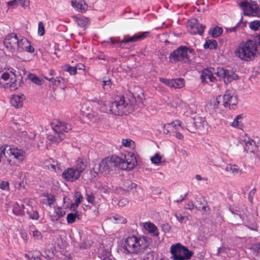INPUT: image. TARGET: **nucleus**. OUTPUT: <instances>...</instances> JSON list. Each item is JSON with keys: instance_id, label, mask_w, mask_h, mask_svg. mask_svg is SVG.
<instances>
[{"instance_id": "obj_25", "label": "nucleus", "mask_w": 260, "mask_h": 260, "mask_svg": "<svg viewBox=\"0 0 260 260\" xmlns=\"http://www.w3.org/2000/svg\"><path fill=\"white\" fill-rule=\"evenodd\" d=\"M191 29L192 30L190 31L191 34H199L200 35H202L205 28V25L203 24H198L194 23L193 25H191Z\"/></svg>"}, {"instance_id": "obj_15", "label": "nucleus", "mask_w": 260, "mask_h": 260, "mask_svg": "<svg viewBox=\"0 0 260 260\" xmlns=\"http://www.w3.org/2000/svg\"><path fill=\"white\" fill-rule=\"evenodd\" d=\"M149 32L145 31L140 34H135L133 36L128 38H124L123 39L118 41L120 43H127L129 42H135L140 40H142L148 36Z\"/></svg>"}, {"instance_id": "obj_57", "label": "nucleus", "mask_w": 260, "mask_h": 260, "mask_svg": "<svg viewBox=\"0 0 260 260\" xmlns=\"http://www.w3.org/2000/svg\"><path fill=\"white\" fill-rule=\"evenodd\" d=\"M255 192H256V189L254 188L251 189L248 193V199L249 202L251 203H252V200H253V197L255 193Z\"/></svg>"}, {"instance_id": "obj_11", "label": "nucleus", "mask_w": 260, "mask_h": 260, "mask_svg": "<svg viewBox=\"0 0 260 260\" xmlns=\"http://www.w3.org/2000/svg\"><path fill=\"white\" fill-rule=\"evenodd\" d=\"M222 98V105L225 108L228 107L233 110L236 109L238 102L235 90L232 89L226 90Z\"/></svg>"}, {"instance_id": "obj_42", "label": "nucleus", "mask_w": 260, "mask_h": 260, "mask_svg": "<svg viewBox=\"0 0 260 260\" xmlns=\"http://www.w3.org/2000/svg\"><path fill=\"white\" fill-rule=\"evenodd\" d=\"M227 172H232L233 174H237L239 172V168L238 166L235 165H228L225 169Z\"/></svg>"}, {"instance_id": "obj_49", "label": "nucleus", "mask_w": 260, "mask_h": 260, "mask_svg": "<svg viewBox=\"0 0 260 260\" xmlns=\"http://www.w3.org/2000/svg\"><path fill=\"white\" fill-rule=\"evenodd\" d=\"M113 218L116 223H122L125 222L126 220L125 218L117 214L113 216Z\"/></svg>"}, {"instance_id": "obj_54", "label": "nucleus", "mask_w": 260, "mask_h": 260, "mask_svg": "<svg viewBox=\"0 0 260 260\" xmlns=\"http://www.w3.org/2000/svg\"><path fill=\"white\" fill-rule=\"evenodd\" d=\"M11 77V74L8 72H4L3 71H0V78L3 79L4 81H7L9 79H10Z\"/></svg>"}, {"instance_id": "obj_34", "label": "nucleus", "mask_w": 260, "mask_h": 260, "mask_svg": "<svg viewBox=\"0 0 260 260\" xmlns=\"http://www.w3.org/2000/svg\"><path fill=\"white\" fill-rule=\"evenodd\" d=\"M176 125L181 126V122L180 121H176L175 122H173L171 123H167L164 126V133L165 134H168L169 133L170 128L172 127H175Z\"/></svg>"}, {"instance_id": "obj_3", "label": "nucleus", "mask_w": 260, "mask_h": 260, "mask_svg": "<svg viewBox=\"0 0 260 260\" xmlns=\"http://www.w3.org/2000/svg\"><path fill=\"white\" fill-rule=\"evenodd\" d=\"M134 102V100L130 101L127 98L119 96L116 97L115 101L112 104H109L108 106L111 108L112 114L122 116L133 110Z\"/></svg>"}, {"instance_id": "obj_23", "label": "nucleus", "mask_w": 260, "mask_h": 260, "mask_svg": "<svg viewBox=\"0 0 260 260\" xmlns=\"http://www.w3.org/2000/svg\"><path fill=\"white\" fill-rule=\"evenodd\" d=\"M23 96L15 95L12 96L10 100L11 105L17 108H21L23 105Z\"/></svg>"}, {"instance_id": "obj_1", "label": "nucleus", "mask_w": 260, "mask_h": 260, "mask_svg": "<svg viewBox=\"0 0 260 260\" xmlns=\"http://www.w3.org/2000/svg\"><path fill=\"white\" fill-rule=\"evenodd\" d=\"M149 243L150 239L146 237L138 238L135 236H128L124 240L123 249L129 253L151 254Z\"/></svg>"}, {"instance_id": "obj_52", "label": "nucleus", "mask_w": 260, "mask_h": 260, "mask_svg": "<svg viewBox=\"0 0 260 260\" xmlns=\"http://www.w3.org/2000/svg\"><path fill=\"white\" fill-rule=\"evenodd\" d=\"M152 162L154 164H158L161 161V157L157 153L155 154L154 156L151 158Z\"/></svg>"}, {"instance_id": "obj_28", "label": "nucleus", "mask_w": 260, "mask_h": 260, "mask_svg": "<svg viewBox=\"0 0 260 260\" xmlns=\"http://www.w3.org/2000/svg\"><path fill=\"white\" fill-rule=\"evenodd\" d=\"M222 32L223 29L221 27L216 26L215 27L211 28L209 31V34L213 38H216L220 36Z\"/></svg>"}, {"instance_id": "obj_46", "label": "nucleus", "mask_w": 260, "mask_h": 260, "mask_svg": "<svg viewBox=\"0 0 260 260\" xmlns=\"http://www.w3.org/2000/svg\"><path fill=\"white\" fill-rule=\"evenodd\" d=\"M253 254L255 255H260V243L253 244L251 248Z\"/></svg>"}, {"instance_id": "obj_41", "label": "nucleus", "mask_w": 260, "mask_h": 260, "mask_svg": "<svg viewBox=\"0 0 260 260\" xmlns=\"http://www.w3.org/2000/svg\"><path fill=\"white\" fill-rule=\"evenodd\" d=\"M243 17H242L240 22H239L236 26L231 28H225L226 31L229 32H235L237 29L241 26L242 24L243 26H245L246 24L244 22H242Z\"/></svg>"}, {"instance_id": "obj_32", "label": "nucleus", "mask_w": 260, "mask_h": 260, "mask_svg": "<svg viewBox=\"0 0 260 260\" xmlns=\"http://www.w3.org/2000/svg\"><path fill=\"white\" fill-rule=\"evenodd\" d=\"M217 47V42L215 40H208L204 45V48L206 49H215Z\"/></svg>"}, {"instance_id": "obj_24", "label": "nucleus", "mask_w": 260, "mask_h": 260, "mask_svg": "<svg viewBox=\"0 0 260 260\" xmlns=\"http://www.w3.org/2000/svg\"><path fill=\"white\" fill-rule=\"evenodd\" d=\"M185 81L184 79L179 78L171 79V88H181L184 86Z\"/></svg>"}, {"instance_id": "obj_63", "label": "nucleus", "mask_w": 260, "mask_h": 260, "mask_svg": "<svg viewBox=\"0 0 260 260\" xmlns=\"http://www.w3.org/2000/svg\"><path fill=\"white\" fill-rule=\"evenodd\" d=\"M76 70L83 71L85 69V66L82 63H78L75 67Z\"/></svg>"}, {"instance_id": "obj_30", "label": "nucleus", "mask_w": 260, "mask_h": 260, "mask_svg": "<svg viewBox=\"0 0 260 260\" xmlns=\"http://www.w3.org/2000/svg\"><path fill=\"white\" fill-rule=\"evenodd\" d=\"M199 129L204 128L205 126L207 124V123L205 118L201 117H195L193 119Z\"/></svg>"}, {"instance_id": "obj_26", "label": "nucleus", "mask_w": 260, "mask_h": 260, "mask_svg": "<svg viewBox=\"0 0 260 260\" xmlns=\"http://www.w3.org/2000/svg\"><path fill=\"white\" fill-rule=\"evenodd\" d=\"M28 41L25 38H19L15 51L21 52L25 50V47L28 45Z\"/></svg>"}, {"instance_id": "obj_51", "label": "nucleus", "mask_w": 260, "mask_h": 260, "mask_svg": "<svg viewBox=\"0 0 260 260\" xmlns=\"http://www.w3.org/2000/svg\"><path fill=\"white\" fill-rule=\"evenodd\" d=\"M45 196L47 197L48 205L50 206L53 205L55 201L54 196L51 194H49L48 193L46 195H45Z\"/></svg>"}, {"instance_id": "obj_20", "label": "nucleus", "mask_w": 260, "mask_h": 260, "mask_svg": "<svg viewBox=\"0 0 260 260\" xmlns=\"http://www.w3.org/2000/svg\"><path fill=\"white\" fill-rule=\"evenodd\" d=\"M72 6L81 12H85L88 8L84 0H72Z\"/></svg>"}, {"instance_id": "obj_58", "label": "nucleus", "mask_w": 260, "mask_h": 260, "mask_svg": "<svg viewBox=\"0 0 260 260\" xmlns=\"http://www.w3.org/2000/svg\"><path fill=\"white\" fill-rule=\"evenodd\" d=\"M122 145L125 147H130L131 144L134 143V142L131 139H123Z\"/></svg>"}, {"instance_id": "obj_47", "label": "nucleus", "mask_w": 260, "mask_h": 260, "mask_svg": "<svg viewBox=\"0 0 260 260\" xmlns=\"http://www.w3.org/2000/svg\"><path fill=\"white\" fill-rule=\"evenodd\" d=\"M64 70L70 73L71 75H74L77 73L75 67H71L69 65L65 66Z\"/></svg>"}, {"instance_id": "obj_10", "label": "nucleus", "mask_w": 260, "mask_h": 260, "mask_svg": "<svg viewBox=\"0 0 260 260\" xmlns=\"http://www.w3.org/2000/svg\"><path fill=\"white\" fill-rule=\"evenodd\" d=\"M211 69L213 73V75H216L219 78V80L223 79L226 84H229L238 78V75L233 72L226 70L223 68L218 67L216 69L211 68Z\"/></svg>"}, {"instance_id": "obj_40", "label": "nucleus", "mask_w": 260, "mask_h": 260, "mask_svg": "<svg viewBox=\"0 0 260 260\" xmlns=\"http://www.w3.org/2000/svg\"><path fill=\"white\" fill-rule=\"evenodd\" d=\"M29 79L33 83L38 85H41L42 82L41 80L36 75L32 74H29L28 75Z\"/></svg>"}, {"instance_id": "obj_33", "label": "nucleus", "mask_w": 260, "mask_h": 260, "mask_svg": "<svg viewBox=\"0 0 260 260\" xmlns=\"http://www.w3.org/2000/svg\"><path fill=\"white\" fill-rule=\"evenodd\" d=\"M9 6H15V5H20L22 7L27 6L29 5L28 0H13L8 3Z\"/></svg>"}, {"instance_id": "obj_22", "label": "nucleus", "mask_w": 260, "mask_h": 260, "mask_svg": "<svg viewBox=\"0 0 260 260\" xmlns=\"http://www.w3.org/2000/svg\"><path fill=\"white\" fill-rule=\"evenodd\" d=\"M25 209L24 205L15 202L13 205L12 212L17 216H23L24 214Z\"/></svg>"}, {"instance_id": "obj_64", "label": "nucleus", "mask_w": 260, "mask_h": 260, "mask_svg": "<svg viewBox=\"0 0 260 260\" xmlns=\"http://www.w3.org/2000/svg\"><path fill=\"white\" fill-rule=\"evenodd\" d=\"M175 216L176 217L177 219L179 221H180V222H183V221L185 219V217L183 216H182L181 214H177V213H176Z\"/></svg>"}, {"instance_id": "obj_59", "label": "nucleus", "mask_w": 260, "mask_h": 260, "mask_svg": "<svg viewBox=\"0 0 260 260\" xmlns=\"http://www.w3.org/2000/svg\"><path fill=\"white\" fill-rule=\"evenodd\" d=\"M25 50L26 51L29 53H33L35 51L34 48L30 45V42L28 41V45L25 47Z\"/></svg>"}, {"instance_id": "obj_56", "label": "nucleus", "mask_w": 260, "mask_h": 260, "mask_svg": "<svg viewBox=\"0 0 260 260\" xmlns=\"http://www.w3.org/2000/svg\"><path fill=\"white\" fill-rule=\"evenodd\" d=\"M159 81L161 83H163L165 85L171 87V79H168L162 77L159 78Z\"/></svg>"}, {"instance_id": "obj_31", "label": "nucleus", "mask_w": 260, "mask_h": 260, "mask_svg": "<svg viewBox=\"0 0 260 260\" xmlns=\"http://www.w3.org/2000/svg\"><path fill=\"white\" fill-rule=\"evenodd\" d=\"M29 209L26 210L27 214L29 218L33 220H37L39 217V213L36 210H34L32 207L29 206Z\"/></svg>"}, {"instance_id": "obj_12", "label": "nucleus", "mask_w": 260, "mask_h": 260, "mask_svg": "<svg viewBox=\"0 0 260 260\" xmlns=\"http://www.w3.org/2000/svg\"><path fill=\"white\" fill-rule=\"evenodd\" d=\"M120 165L121 170H131L137 165V160L135 154L133 152L127 154V158L126 160L121 158Z\"/></svg>"}, {"instance_id": "obj_60", "label": "nucleus", "mask_w": 260, "mask_h": 260, "mask_svg": "<svg viewBox=\"0 0 260 260\" xmlns=\"http://www.w3.org/2000/svg\"><path fill=\"white\" fill-rule=\"evenodd\" d=\"M230 211H231L232 214L234 215V217L236 219H237L238 220L241 219L242 217H241V215L238 214V213L236 210H233L232 209H230Z\"/></svg>"}, {"instance_id": "obj_8", "label": "nucleus", "mask_w": 260, "mask_h": 260, "mask_svg": "<svg viewBox=\"0 0 260 260\" xmlns=\"http://www.w3.org/2000/svg\"><path fill=\"white\" fill-rule=\"evenodd\" d=\"M239 5L243 10L244 15L260 17V9L255 2L245 0L241 2Z\"/></svg>"}, {"instance_id": "obj_62", "label": "nucleus", "mask_w": 260, "mask_h": 260, "mask_svg": "<svg viewBox=\"0 0 260 260\" xmlns=\"http://www.w3.org/2000/svg\"><path fill=\"white\" fill-rule=\"evenodd\" d=\"M185 208L188 210H192L194 208V204L192 201H189L185 205Z\"/></svg>"}, {"instance_id": "obj_53", "label": "nucleus", "mask_w": 260, "mask_h": 260, "mask_svg": "<svg viewBox=\"0 0 260 260\" xmlns=\"http://www.w3.org/2000/svg\"><path fill=\"white\" fill-rule=\"evenodd\" d=\"M45 31V27L43 22L41 21L39 23V27H38V34L40 36H43L44 35Z\"/></svg>"}, {"instance_id": "obj_61", "label": "nucleus", "mask_w": 260, "mask_h": 260, "mask_svg": "<svg viewBox=\"0 0 260 260\" xmlns=\"http://www.w3.org/2000/svg\"><path fill=\"white\" fill-rule=\"evenodd\" d=\"M75 197L76 200L82 201L83 199V197L80 191H77L75 193Z\"/></svg>"}, {"instance_id": "obj_6", "label": "nucleus", "mask_w": 260, "mask_h": 260, "mask_svg": "<svg viewBox=\"0 0 260 260\" xmlns=\"http://www.w3.org/2000/svg\"><path fill=\"white\" fill-rule=\"evenodd\" d=\"M121 158L114 155L111 158L103 159L98 165L99 172L104 175L108 174L115 168L121 170L120 164Z\"/></svg>"}, {"instance_id": "obj_17", "label": "nucleus", "mask_w": 260, "mask_h": 260, "mask_svg": "<svg viewBox=\"0 0 260 260\" xmlns=\"http://www.w3.org/2000/svg\"><path fill=\"white\" fill-rule=\"evenodd\" d=\"M76 166H74L75 170L79 173L80 176L87 167V161L85 159L81 158H78L76 162Z\"/></svg>"}, {"instance_id": "obj_16", "label": "nucleus", "mask_w": 260, "mask_h": 260, "mask_svg": "<svg viewBox=\"0 0 260 260\" xmlns=\"http://www.w3.org/2000/svg\"><path fill=\"white\" fill-rule=\"evenodd\" d=\"M200 78L203 83H208L206 81L207 79H209L211 82H214L216 80V78L214 77L213 73L211 68L203 70Z\"/></svg>"}, {"instance_id": "obj_38", "label": "nucleus", "mask_w": 260, "mask_h": 260, "mask_svg": "<svg viewBox=\"0 0 260 260\" xmlns=\"http://www.w3.org/2000/svg\"><path fill=\"white\" fill-rule=\"evenodd\" d=\"M77 22L79 26L84 27L88 24L89 19L87 17H82L77 19Z\"/></svg>"}, {"instance_id": "obj_29", "label": "nucleus", "mask_w": 260, "mask_h": 260, "mask_svg": "<svg viewBox=\"0 0 260 260\" xmlns=\"http://www.w3.org/2000/svg\"><path fill=\"white\" fill-rule=\"evenodd\" d=\"M186 129L191 133H195L198 128L193 119H190L186 123Z\"/></svg>"}, {"instance_id": "obj_55", "label": "nucleus", "mask_w": 260, "mask_h": 260, "mask_svg": "<svg viewBox=\"0 0 260 260\" xmlns=\"http://www.w3.org/2000/svg\"><path fill=\"white\" fill-rule=\"evenodd\" d=\"M86 196L87 202L89 203L93 204L95 199L93 193L92 192H90L89 194L87 193Z\"/></svg>"}, {"instance_id": "obj_39", "label": "nucleus", "mask_w": 260, "mask_h": 260, "mask_svg": "<svg viewBox=\"0 0 260 260\" xmlns=\"http://www.w3.org/2000/svg\"><path fill=\"white\" fill-rule=\"evenodd\" d=\"M35 226L32 225L31 226H30V230L31 231L32 230H34L33 231H32V236L33 237H34V238L35 239H37V240H41L42 239V235L41 234V233L37 230H35Z\"/></svg>"}, {"instance_id": "obj_35", "label": "nucleus", "mask_w": 260, "mask_h": 260, "mask_svg": "<svg viewBox=\"0 0 260 260\" xmlns=\"http://www.w3.org/2000/svg\"><path fill=\"white\" fill-rule=\"evenodd\" d=\"M109 104H112V102H101V106L100 107V110L101 111L105 113H112V110H110L111 108H109Z\"/></svg>"}, {"instance_id": "obj_27", "label": "nucleus", "mask_w": 260, "mask_h": 260, "mask_svg": "<svg viewBox=\"0 0 260 260\" xmlns=\"http://www.w3.org/2000/svg\"><path fill=\"white\" fill-rule=\"evenodd\" d=\"M145 228L153 236H158L159 233L158 232L157 228L153 223L146 222L145 224Z\"/></svg>"}, {"instance_id": "obj_43", "label": "nucleus", "mask_w": 260, "mask_h": 260, "mask_svg": "<svg viewBox=\"0 0 260 260\" xmlns=\"http://www.w3.org/2000/svg\"><path fill=\"white\" fill-rule=\"evenodd\" d=\"M222 102V96L218 95L215 99H214L212 104L214 107V109H218L219 108L220 105H221V103Z\"/></svg>"}, {"instance_id": "obj_7", "label": "nucleus", "mask_w": 260, "mask_h": 260, "mask_svg": "<svg viewBox=\"0 0 260 260\" xmlns=\"http://www.w3.org/2000/svg\"><path fill=\"white\" fill-rule=\"evenodd\" d=\"M170 252L174 260H188L193 255L192 251L179 243L171 246Z\"/></svg>"}, {"instance_id": "obj_2", "label": "nucleus", "mask_w": 260, "mask_h": 260, "mask_svg": "<svg viewBox=\"0 0 260 260\" xmlns=\"http://www.w3.org/2000/svg\"><path fill=\"white\" fill-rule=\"evenodd\" d=\"M257 51V44L252 40L241 42L235 50L236 57L241 60L249 61L255 57Z\"/></svg>"}, {"instance_id": "obj_36", "label": "nucleus", "mask_w": 260, "mask_h": 260, "mask_svg": "<svg viewBox=\"0 0 260 260\" xmlns=\"http://www.w3.org/2000/svg\"><path fill=\"white\" fill-rule=\"evenodd\" d=\"M93 244V242L90 240H84L79 243V247L80 249H88L91 247Z\"/></svg>"}, {"instance_id": "obj_5", "label": "nucleus", "mask_w": 260, "mask_h": 260, "mask_svg": "<svg viewBox=\"0 0 260 260\" xmlns=\"http://www.w3.org/2000/svg\"><path fill=\"white\" fill-rule=\"evenodd\" d=\"M2 151L4 156L8 158V161L10 162L13 159L14 163L21 162L25 157V152L13 145H5L2 146Z\"/></svg>"}, {"instance_id": "obj_19", "label": "nucleus", "mask_w": 260, "mask_h": 260, "mask_svg": "<svg viewBox=\"0 0 260 260\" xmlns=\"http://www.w3.org/2000/svg\"><path fill=\"white\" fill-rule=\"evenodd\" d=\"M10 81L9 84L10 87L13 89L15 90L18 89L20 86L21 82H22V77L21 75L19 74L17 77H10Z\"/></svg>"}, {"instance_id": "obj_13", "label": "nucleus", "mask_w": 260, "mask_h": 260, "mask_svg": "<svg viewBox=\"0 0 260 260\" xmlns=\"http://www.w3.org/2000/svg\"><path fill=\"white\" fill-rule=\"evenodd\" d=\"M16 34L14 33L7 35L4 41L5 46L11 52H15L16 48L19 41Z\"/></svg>"}, {"instance_id": "obj_50", "label": "nucleus", "mask_w": 260, "mask_h": 260, "mask_svg": "<svg viewBox=\"0 0 260 260\" xmlns=\"http://www.w3.org/2000/svg\"><path fill=\"white\" fill-rule=\"evenodd\" d=\"M101 84L104 89H109L111 87V80L108 78V80L102 81Z\"/></svg>"}, {"instance_id": "obj_4", "label": "nucleus", "mask_w": 260, "mask_h": 260, "mask_svg": "<svg viewBox=\"0 0 260 260\" xmlns=\"http://www.w3.org/2000/svg\"><path fill=\"white\" fill-rule=\"evenodd\" d=\"M53 134H48L47 139L54 143H59L65 138L64 133H68L72 130V126L70 124L57 121L52 124Z\"/></svg>"}, {"instance_id": "obj_37", "label": "nucleus", "mask_w": 260, "mask_h": 260, "mask_svg": "<svg viewBox=\"0 0 260 260\" xmlns=\"http://www.w3.org/2000/svg\"><path fill=\"white\" fill-rule=\"evenodd\" d=\"M79 216L78 213L76 211L75 213H70L67 215V220L68 223H73L76 221V218Z\"/></svg>"}, {"instance_id": "obj_9", "label": "nucleus", "mask_w": 260, "mask_h": 260, "mask_svg": "<svg viewBox=\"0 0 260 260\" xmlns=\"http://www.w3.org/2000/svg\"><path fill=\"white\" fill-rule=\"evenodd\" d=\"M189 58L187 54V47L181 46L170 54L169 60L171 62L183 61L186 63L189 62Z\"/></svg>"}, {"instance_id": "obj_45", "label": "nucleus", "mask_w": 260, "mask_h": 260, "mask_svg": "<svg viewBox=\"0 0 260 260\" xmlns=\"http://www.w3.org/2000/svg\"><path fill=\"white\" fill-rule=\"evenodd\" d=\"M249 27L251 29L256 31L260 27V21L254 20L249 23Z\"/></svg>"}, {"instance_id": "obj_48", "label": "nucleus", "mask_w": 260, "mask_h": 260, "mask_svg": "<svg viewBox=\"0 0 260 260\" xmlns=\"http://www.w3.org/2000/svg\"><path fill=\"white\" fill-rule=\"evenodd\" d=\"M0 188L4 191H9V183L7 181H3L0 183Z\"/></svg>"}, {"instance_id": "obj_44", "label": "nucleus", "mask_w": 260, "mask_h": 260, "mask_svg": "<svg viewBox=\"0 0 260 260\" xmlns=\"http://www.w3.org/2000/svg\"><path fill=\"white\" fill-rule=\"evenodd\" d=\"M243 114H240L236 116L233 122H232V125L235 127H240L241 126V121L240 120L242 119L243 117Z\"/></svg>"}, {"instance_id": "obj_14", "label": "nucleus", "mask_w": 260, "mask_h": 260, "mask_svg": "<svg viewBox=\"0 0 260 260\" xmlns=\"http://www.w3.org/2000/svg\"><path fill=\"white\" fill-rule=\"evenodd\" d=\"M62 177L68 181L74 182L79 178L80 175L75 170L74 167H72L65 170L62 173Z\"/></svg>"}, {"instance_id": "obj_18", "label": "nucleus", "mask_w": 260, "mask_h": 260, "mask_svg": "<svg viewBox=\"0 0 260 260\" xmlns=\"http://www.w3.org/2000/svg\"><path fill=\"white\" fill-rule=\"evenodd\" d=\"M245 143L244 149L246 151L254 153L256 150V145L253 140L249 138H245L243 140Z\"/></svg>"}, {"instance_id": "obj_21", "label": "nucleus", "mask_w": 260, "mask_h": 260, "mask_svg": "<svg viewBox=\"0 0 260 260\" xmlns=\"http://www.w3.org/2000/svg\"><path fill=\"white\" fill-rule=\"evenodd\" d=\"M122 188L126 191H133L134 189H135L137 190L136 192L139 191L137 189L141 190L140 187L139 188H137V185L136 183L129 180H126L124 181Z\"/></svg>"}]
</instances>
